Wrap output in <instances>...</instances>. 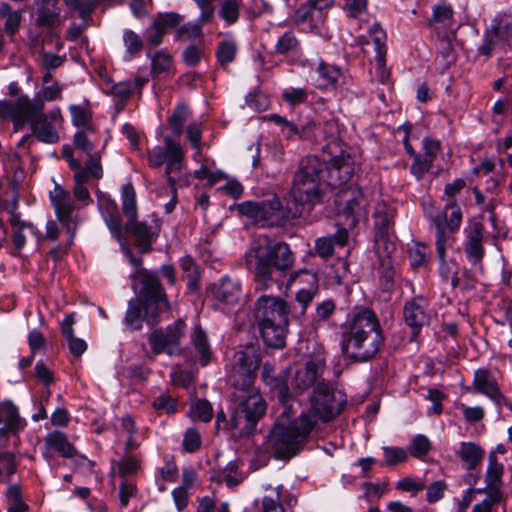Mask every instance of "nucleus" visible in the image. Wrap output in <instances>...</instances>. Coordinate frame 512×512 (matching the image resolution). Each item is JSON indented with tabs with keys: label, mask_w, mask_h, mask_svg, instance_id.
<instances>
[{
	"label": "nucleus",
	"mask_w": 512,
	"mask_h": 512,
	"mask_svg": "<svg viewBox=\"0 0 512 512\" xmlns=\"http://www.w3.org/2000/svg\"><path fill=\"white\" fill-rule=\"evenodd\" d=\"M258 365V359L253 353L237 351L234 354L232 371L235 378V395L240 399L239 409L244 414V418L238 411H234L227 420L224 411H218L215 421L217 432L228 430L234 438L248 436L265 415L266 402L259 388L254 385Z\"/></svg>",
	"instance_id": "f257e3e1"
},
{
	"label": "nucleus",
	"mask_w": 512,
	"mask_h": 512,
	"mask_svg": "<svg viewBox=\"0 0 512 512\" xmlns=\"http://www.w3.org/2000/svg\"><path fill=\"white\" fill-rule=\"evenodd\" d=\"M310 408L288 425L276 422L271 429L268 441L272 448H295L303 444L314 433L317 420L329 422L339 416L347 403V395L327 383H317L310 395Z\"/></svg>",
	"instance_id": "f03ea898"
},
{
	"label": "nucleus",
	"mask_w": 512,
	"mask_h": 512,
	"mask_svg": "<svg viewBox=\"0 0 512 512\" xmlns=\"http://www.w3.org/2000/svg\"><path fill=\"white\" fill-rule=\"evenodd\" d=\"M244 260L257 288L266 290L276 283L275 271L285 274L294 266L295 255L285 241H277L268 235H257L245 251Z\"/></svg>",
	"instance_id": "7ed1b4c3"
},
{
	"label": "nucleus",
	"mask_w": 512,
	"mask_h": 512,
	"mask_svg": "<svg viewBox=\"0 0 512 512\" xmlns=\"http://www.w3.org/2000/svg\"><path fill=\"white\" fill-rule=\"evenodd\" d=\"M384 337L377 315L370 309H356L342 333L341 350L356 362L372 359L383 345Z\"/></svg>",
	"instance_id": "20e7f679"
},
{
	"label": "nucleus",
	"mask_w": 512,
	"mask_h": 512,
	"mask_svg": "<svg viewBox=\"0 0 512 512\" xmlns=\"http://www.w3.org/2000/svg\"><path fill=\"white\" fill-rule=\"evenodd\" d=\"M325 369V357L322 352L311 355L305 364L299 367L292 379L288 369L278 375L274 374L273 368L265 364L262 370V379L266 386L273 393H276L279 402L287 406L294 397L302 394L305 390L316 384Z\"/></svg>",
	"instance_id": "39448f33"
},
{
	"label": "nucleus",
	"mask_w": 512,
	"mask_h": 512,
	"mask_svg": "<svg viewBox=\"0 0 512 512\" xmlns=\"http://www.w3.org/2000/svg\"><path fill=\"white\" fill-rule=\"evenodd\" d=\"M141 293L143 300L133 298L128 302L124 321L131 330H140L144 318L151 325L157 323L159 313L170 308L156 271L144 270Z\"/></svg>",
	"instance_id": "423d86ee"
},
{
	"label": "nucleus",
	"mask_w": 512,
	"mask_h": 512,
	"mask_svg": "<svg viewBox=\"0 0 512 512\" xmlns=\"http://www.w3.org/2000/svg\"><path fill=\"white\" fill-rule=\"evenodd\" d=\"M254 314L265 344L282 348L291 315L287 302L278 296L262 295L255 302Z\"/></svg>",
	"instance_id": "0eeeda50"
},
{
	"label": "nucleus",
	"mask_w": 512,
	"mask_h": 512,
	"mask_svg": "<svg viewBox=\"0 0 512 512\" xmlns=\"http://www.w3.org/2000/svg\"><path fill=\"white\" fill-rule=\"evenodd\" d=\"M327 187L323 161L317 156H307L294 174L290 194L296 205L313 206L321 201Z\"/></svg>",
	"instance_id": "6e6552de"
},
{
	"label": "nucleus",
	"mask_w": 512,
	"mask_h": 512,
	"mask_svg": "<svg viewBox=\"0 0 512 512\" xmlns=\"http://www.w3.org/2000/svg\"><path fill=\"white\" fill-rule=\"evenodd\" d=\"M148 165L151 168L165 166L164 175L167 184L174 185V181L183 180L185 176L190 178L187 171L185 151L179 141L166 136L163 145H157L147 152Z\"/></svg>",
	"instance_id": "1a4fd4ad"
},
{
	"label": "nucleus",
	"mask_w": 512,
	"mask_h": 512,
	"mask_svg": "<svg viewBox=\"0 0 512 512\" xmlns=\"http://www.w3.org/2000/svg\"><path fill=\"white\" fill-rule=\"evenodd\" d=\"M237 211L251 223L260 227L284 226L295 215H291L280 198L272 195L260 201H244L237 205Z\"/></svg>",
	"instance_id": "9d476101"
},
{
	"label": "nucleus",
	"mask_w": 512,
	"mask_h": 512,
	"mask_svg": "<svg viewBox=\"0 0 512 512\" xmlns=\"http://www.w3.org/2000/svg\"><path fill=\"white\" fill-rule=\"evenodd\" d=\"M26 116L23 126L29 124L33 136L45 144H56L61 139L64 127V116L59 106H54L48 112H34L32 108L25 107Z\"/></svg>",
	"instance_id": "9b49d317"
},
{
	"label": "nucleus",
	"mask_w": 512,
	"mask_h": 512,
	"mask_svg": "<svg viewBox=\"0 0 512 512\" xmlns=\"http://www.w3.org/2000/svg\"><path fill=\"white\" fill-rule=\"evenodd\" d=\"M335 204L338 213L346 218L345 225L350 228L368 216V202L359 187L348 186L341 189L336 195Z\"/></svg>",
	"instance_id": "f8f14e48"
},
{
	"label": "nucleus",
	"mask_w": 512,
	"mask_h": 512,
	"mask_svg": "<svg viewBox=\"0 0 512 512\" xmlns=\"http://www.w3.org/2000/svg\"><path fill=\"white\" fill-rule=\"evenodd\" d=\"M323 163L325 183L332 189L345 185L354 175L356 159L348 149L331 152L330 159Z\"/></svg>",
	"instance_id": "ddd939ff"
},
{
	"label": "nucleus",
	"mask_w": 512,
	"mask_h": 512,
	"mask_svg": "<svg viewBox=\"0 0 512 512\" xmlns=\"http://www.w3.org/2000/svg\"><path fill=\"white\" fill-rule=\"evenodd\" d=\"M185 361L191 366L206 367L215 360L208 333L202 326L195 323L189 332V342L183 348Z\"/></svg>",
	"instance_id": "4468645a"
},
{
	"label": "nucleus",
	"mask_w": 512,
	"mask_h": 512,
	"mask_svg": "<svg viewBox=\"0 0 512 512\" xmlns=\"http://www.w3.org/2000/svg\"><path fill=\"white\" fill-rule=\"evenodd\" d=\"M186 332V324L177 319L165 330H155L149 336V344L155 354L166 353L169 356L182 354L181 340Z\"/></svg>",
	"instance_id": "2eb2a0df"
},
{
	"label": "nucleus",
	"mask_w": 512,
	"mask_h": 512,
	"mask_svg": "<svg viewBox=\"0 0 512 512\" xmlns=\"http://www.w3.org/2000/svg\"><path fill=\"white\" fill-rule=\"evenodd\" d=\"M295 283L303 284V286L299 288L295 296L300 309H291V317L300 319L305 315L307 308L319 291L318 277L312 271L300 269L290 274L287 280V287L289 288Z\"/></svg>",
	"instance_id": "dca6fc26"
},
{
	"label": "nucleus",
	"mask_w": 512,
	"mask_h": 512,
	"mask_svg": "<svg viewBox=\"0 0 512 512\" xmlns=\"http://www.w3.org/2000/svg\"><path fill=\"white\" fill-rule=\"evenodd\" d=\"M49 199L57 219L66 227L67 232L73 238L78 223V207L75 205L70 192L62 185L55 183L53 190L49 192Z\"/></svg>",
	"instance_id": "f3484780"
},
{
	"label": "nucleus",
	"mask_w": 512,
	"mask_h": 512,
	"mask_svg": "<svg viewBox=\"0 0 512 512\" xmlns=\"http://www.w3.org/2000/svg\"><path fill=\"white\" fill-rule=\"evenodd\" d=\"M396 210L392 205L380 202L376 205L374 212V224L377 230L375 235V250L380 252L383 247L388 253H394L396 246L388 237L389 231L394 224Z\"/></svg>",
	"instance_id": "a211bd4d"
},
{
	"label": "nucleus",
	"mask_w": 512,
	"mask_h": 512,
	"mask_svg": "<svg viewBox=\"0 0 512 512\" xmlns=\"http://www.w3.org/2000/svg\"><path fill=\"white\" fill-rule=\"evenodd\" d=\"M429 302L422 296L417 295L406 301L403 308L405 324L411 329L412 338H416L421 329L430 322L428 312Z\"/></svg>",
	"instance_id": "6ab92c4d"
},
{
	"label": "nucleus",
	"mask_w": 512,
	"mask_h": 512,
	"mask_svg": "<svg viewBox=\"0 0 512 512\" xmlns=\"http://www.w3.org/2000/svg\"><path fill=\"white\" fill-rule=\"evenodd\" d=\"M207 293L219 304L235 306L243 295L242 283L237 278L222 276L207 288Z\"/></svg>",
	"instance_id": "aec40b11"
},
{
	"label": "nucleus",
	"mask_w": 512,
	"mask_h": 512,
	"mask_svg": "<svg viewBox=\"0 0 512 512\" xmlns=\"http://www.w3.org/2000/svg\"><path fill=\"white\" fill-rule=\"evenodd\" d=\"M466 390L485 395L497 405L504 398L495 376L487 368H479L474 371L472 385Z\"/></svg>",
	"instance_id": "412c9836"
},
{
	"label": "nucleus",
	"mask_w": 512,
	"mask_h": 512,
	"mask_svg": "<svg viewBox=\"0 0 512 512\" xmlns=\"http://www.w3.org/2000/svg\"><path fill=\"white\" fill-rule=\"evenodd\" d=\"M483 231L484 226L480 222H473L464 228V251L472 265L480 264L484 257Z\"/></svg>",
	"instance_id": "4be33fe9"
},
{
	"label": "nucleus",
	"mask_w": 512,
	"mask_h": 512,
	"mask_svg": "<svg viewBox=\"0 0 512 512\" xmlns=\"http://www.w3.org/2000/svg\"><path fill=\"white\" fill-rule=\"evenodd\" d=\"M0 439L5 436H16L26 426V421L20 416L18 407L11 400L0 402Z\"/></svg>",
	"instance_id": "5701e85b"
},
{
	"label": "nucleus",
	"mask_w": 512,
	"mask_h": 512,
	"mask_svg": "<svg viewBox=\"0 0 512 512\" xmlns=\"http://www.w3.org/2000/svg\"><path fill=\"white\" fill-rule=\"evenodd\" d=\"M297 496L283 484L275 487V495L262 498V512H289L297 505Z\"/></svg>",
	"instance_id": "b1692460"
},
{
	"label": "nucleus",
	"mask_w": 512,
	"mask_h": 512,
	"mask_svg": "<svg viewBox=\"0 0 512 512\" xmlns=\"http://www.w3.org/2000/svg\"><path fill=\"white\" fill-rule=\"evenodd\" d=\"M63 90V85L54 81L50 85L42 86L33 97L24 94L22 102L26 107L32 108L34 112H41V109H45V102L61 101Z\"/></svg>",
	"instance_id": "393cba45"
},
{
	"label": "nucleus",
	"mask_w": 512,
	"mask_h": 512,
	"mask_svg": "<svg viewBox=\"0 0 512 512\" xmlns=\"http://www.w3.org/2000/svg\"><path fill=\"white\" fill-rule=\"evenodd\" d=\"M126 230L135 236L140 251L148 252L152 244L158 238L160 225L157 220H152L151 223L136 222V220H134L131 227L126 225Z\"/></svg>",
	"instance_id": "a878e982"
},
{
	"label": "nucleus",
	"mask_w": 512,
	"mask_h": 512,
	"mask_svg": "<svg viewBox=\"0 0 512 512\" xmlns=\"http://www.w3.org/2000/svg\"><path fill=\"white\" fill-rule=\"evenodd\" d=\"M496 24L492 25L491 31L486 32L483 43L478 47V52L484 56L492 53L499 38L512 36V21L510 16L504 15L495 19Z\"/></svg>",
	"instance_id": "bb28decb"
},
{
	"label": "nucleus",
	"mask_w": 512,
	"mask_h": 512,
	"mask_svg": "<svg viewBox=\"0 0 512 512\" xmlns=\"http://www.w3.org/2000/svg\"><path fill=\"white\" fill-rule=\"evenodd\" d=\"M98 208L112 236L120 241L122 220L117 203L108 196H101L98 199Z\"/></svg>",
	"instance_id": "cd10ccee"
},
{
	"label": "nucleus",
	"mask_w": 512,
	"mask_h": 512,
	"mask_svg": "<svg viewBox=\"0 0 512 512\" xmlns=\"http://www.w3.org/2000/svg\"><path fill=\"white\" fill-rule=\"evenodd\" d=\"M295 22L304 32L319 31L324 24L326 12H320L309 3L300 6L295 11Z\"/></svg>",
	"instance_id": "c85d7f7f"
},
{
	"label": "nucleus",
	"mask_w": 512,
	"mask_h": 512,
	"mask_svg": "<svg viewBox=\"0 0 512 512\" xmlns=\"http://www.w3.org/2000/svg\"><path fill=\"white\" fill-rule=\"evenodd\" d=\"M10 223L13 228V246L18 252L24 248L28 237L34 239L36 243L40 241L41 233L31 222H26L21 220L19 216L13 215Z\"/></svg>",
	"instance_id": "c756f323"
},
{
	"label": "nucleus",
	"mask_w": 512,
	"mask_h": 512,
	"mask_svg": "<svg viewBox=\"0 0 512 512\" xmlns=\"http://www.w3.org/2000/svg\"><path fill=\"white\" fill-rule=\"evenodd\" d=\"M340 69L324 61H320L310 73L313 84L320 89L334 88L340 78Z\"/></svg>",
	"instance_id": "7c9ffc66"
},
{
	"label": "nucleus",
	"mask_w": 512,
	"mask_h": 512,
	"mask_svg": "<svg viewBox=\"0 0 512 512\" xmlns=\"http://www.w3.org/2000/svg\"><path fill=\"white\" fill-rule=\"evenodd\" d=\"M299 450H257L250 460L249 470L257 471L269 463L270 459L281 461L283 464L297 455Z\"/></svg>",
	"instance_id": "2f4dec72"
},
{
	"label": "nucleus",
	"mask_w": 512,
	"mask_h": 512,
	"mask_svg": "<svg viewBox=\"0 0 512 512\" xmlns=\"http://www.w3.org/2000/svg\"><path fill=\"white\" fill-rule=\"evenodd\" d=\"M23 98L24 94L20 95L15 101L0 100V118L11 119L16 131L23 127L26 116V106L22 102Z\"/></svg>",
	"instance_id": "473e14b6"
},
{
	"label": "nucleus",
	"mask_w": 512,
	"mask_h": 512,
	"mask_svg": "<svg viewBox=\"0 0 512 512\" xmlns=\"http://www.w3.org/2000/svg\"><path fill=\"white\" fill-rule=\"evenodd\" d=\"M348 240V231L345 228L338 229L334 235L317 238L315 241V252L321 258H329L333 255L334 247L344 246Z\"/></svg>",
	"instance_id": "72a5a7b5"
},
{
	"label": "nucleus",
	"mask_w": 512,
	"mask_h": 512,
	"mask_svg": "<svg viewBox=\"0 0 512 512\" xmlns=\"http://www.w3.org/2000/svg\"><path fill=\"white\" fill-rule=\"evenodd\" d=\"M74 315H66L64 319L61 321V333L65 338L70 353L78 358L80 357L88 348L86 341L82 338H78L74 335L73 324H74Z\"/></svg>",
	"instance_id": "f704fd0d"
},
{
	"label": "nucleus",
	"mask_w": 512,
	"mask_h": 512,
	"mask_svg": "<svg viewBox=\"0 0 512 512\" xmlns=\"http://www.w3.org/2000/svg\"><path fill=\"white\" fill-rule=\"evenodd\" d=\"M148 57L151 60L150 74L153 79L168 77L173 70L172 55L165 49H161Z\"/></svg>",
	"instance_id": "c9c22d12"
},
{
	"label": "nucleus",
	"mask_w": 512,
	"mask_h": 512,
	"mask_svg": "<svg viewBox=\"0 0 512 512\" xmlns=\"http://www.w3.org/2000/svg\"><path fill=\"white\" fill-rule=\"evenodd\" d=\"M432 225L436 229L435 246L439 260L446 258V250L448 246L447 228H445L446 214L445 212H437L429 216Z\"/></svg>",
	"instance_id": "e433bc0d"
},
{
	"label": "nucleus",
	"mask_w": 512,
	"mask_h": 512,
	"mask_svg": "<svg viewBox=\"0 0 512 512\" xmlns=\"http://www.w3.org/2000/svg\"><path fill=\"white\" fill-rule=\"evenodd\" d=\"M71 115V123L77 129L95 126L92 122V110L90 102L84 100L82 104H71L68 106Z\"/></svg>",
	"instance_id": "4c0bfd02"
},
{
	"label": "nucleus",
	"mask_w": 512,
	"mask_h": 512,
	"mask_svg": "<svg viewBox=\"0 0 512 512\" xmlns=\"http://www.w3.org/2000/svg\"><path fill=\"white\" fill-rule=\"evenodd\" d=\"M97 141L96 126H88L87 128L77 129L73 137V144L76 149L91 155Z\"/></svg>",
	"instance_id": "58836bf2"
},
{
	"label": "nucleus",
	"mask_w": 512,
	"mask_h": 512,
	"mask_svg": "<svg viewBox=\"0 0 512 512\" xmlns=\"http://www.w3.org/2000/svg\"><path fill=\"white\" fill-rule=\"evenodd\" d=\"M179 266L188 279L187 289L190 292H195L199 288L201 278L200 268L195 260L190 255H185L179 259Z\"/></svg>",
	"instance_id": "ea45409f"
},
{
	"label": "nucleus",
	"mask_w": 512,
	"mask_h": 512,
	"mask_svg": "<svg viewBox=\"0 0 512 512\" xmlns=\"http://www.w3.org/2000/svg\"><path fill=\"white\" fill-rule=\"evenodd\" d=\"M122 211L127 217V226L131 227L137 219L136 192L131 183L122 186L121 190Z\"/></svg>",
	"instance_id": "a19ab883"
},
{
	"label": "nucleus",
	"mask_w": 512,
	"mask_h": 512,
	"mask_svg": "<svg viewBox=\"0 0 512 512\" xmlns=\"http://www.w3.org/2000/svg\"><path fill=\"white\" fill-rule=\"evenodd\" d=\"M477 492H485L487 497L480 504H476L472 512H491L492 505L502 500L501 486L499 485L486 484L483 489H477Z\"/></svg>",
	"instance_id": "79ce46f5"
},
{
	"label": "nucleus",
	"mask_w": 512,
	"mask_h": 512,
	"mask_svg": "<svg viewBox=\"0 0 512 512\" xmlns=\"http://www.w3.org/2000/svg\"><path fill=\"white\" fill-rule=\"evenodd\" d=\"M237 54V44L231 34H226V37L219 42L216 57L221 66H225L234 61Z\"/></svg>",
	"instance_id": "37998d69"
},
{
	"label": "nucleus",
	"mask_w": 512,
	"mask_h": 512,
	"mask_svg": "<svg viewBox=\"0 0 512 512\" xmlns=\"http://www.w3.org/2000/svg\"><path fill=\"white\" fill-rule=\"evenodd\" d=\"M0 17L4 20V30L13 36L19 29L22 15L20 11L12 10L8 3L0 5Z\"/></svg>",
	"instance_id": "c03bdc74"
},
{
	"label": "nucleus",
	"mask_w": 512,
	"mask_h": 512,
	"mask_svg": "<svg viewBox=\"0 0 512 512\" xmlns=\"http://www.w3.org/2000/svg\"><path fill=\"white\" fill-rule=\"evenodd\" d=\"M18 463L14 452L0 450V482L10 483L11 477L16 473Z\"/></svg>",
	"instance_id": "a18cd8bd"
},
{
	"label": "nucleus",
	"mask_w": 512,
	"mask_h": 512,
	"mask_svg": "<svg viewBox=\"0 0 512 512\" xmlns=\"http://www.w3.org/2000/svg\"><path fill=\"white\" fill-rule=\"evenodd\" d=\"M439 212H445L446 214L445 228L452 233L459 230L462 222V211L455 199H449L444 209Z\"/></svg>",
	"instance_id": "49530a36"
},
{
	"label": "nucleus",
	"mask_w": 512,
	"mask_h": 512,
	"mask_svg": "<svg viewBox=\"0 0 512 512\" xmlns=\"http://www.w3.org/2000/svg\"><path fill=\"white\" fill-rule=\"evenodd\" d=\"M189 417L193 421L209 422L213 417V408L206 399H197L190 404Z\"/></svg>",
	"instance_id": "de8ad7c7"
},
{
	"label": "nucleus",
	"mask_w": 512,
	"mask_h": 512,
	"mask_svg": "<svg viewBox=\"0 0 512 512\" xmlns=\"http://www.w3.org/2000/svg\"><path fill=\"white\" fill-rule=\"evenodd\" d=\"M241 4L242 0H223L220 3L218 15L225 22L226 26H230L238 21Z\"/></svg>",
	"instance_id": "09e8293b"
},
{
	"label": "nucleus",
	"mask_w": 512,
	"mask_h": 512,
	"mask_svg": "<svg viewBox=\"0 0 512 512\" xmlns=\"http://www.w3.org/2000/svg\"><path fill=\"white\" fill-rule=\"evenodd\" d=\"M506 450H491L489 454V465L486 471V484L501 486V477L503 474V465L496 462L497 454H503Z\"/></svg>",
	"instance_id": "8fccbe9b"
},
{
	"label": "nucleus",
	"mask_w": 512,
	"mask_h": 512,
	"mask_svg": "<svg viewBox=\"0 0 512 512\" xmlns=\"http://www.w3.org/2000/svg\"><path fill=\"white\" fill-rule=\"evenodd\" d=\"M123 42L126 48V53L124 55V60L126 61H131L143 48L142 38L132 30L124 31Z\"/></svg>",
	"instance_id": "3c124183"
},
{
	"label": "nucleus",
	"mask_w": 512,
	"mask_h": 512,
	"mask_svg": "<svg viewBox=\"0 0 512 512\" xmlns=\"http://www.w3.org/2000/svg\"><path fill=\"white\" fill-rule=\"evenodd\" d=\"M190 116V111L185 104H178L169 118V125L172 133L179 136L184 131L186 121Z\"/></svg>",
	"instance_id": "603ef678"
},
{
	"label": "nucleus",
	"mask_w": 512,
	"mask_h": 512,
	"mask_svg": "<svg viewBox=\"0 0 512 512\" xmlns=\"http://www.w3.org/2000/svg\"><path fill=\"white\" fill-rule=\"evenodd\" d=\"M377 254L380 261L381 278L385 281V286L392 285L395 276V263L392 259L393 253H388L382 247Z\"/></svg>",
	"instance_id": "864d4df0"
},
{
	"label": "nucleus",
	"mask_w": 512,
	"mask_h": 512,
	"mask_svg": "<svg viewBox=\"0 0 512 512\" xmlns=\"http://www.w3.org/2000/svg\"><path fill=\"white\" fill-rule=\"evenodd\" d=\"M241 461L238 459L230 460L224 469V482L228 488H234L245 478L240 470Z\"/></svg>",
	"instance_id": "5fc2aeb1"
},
{
	"label": "nucleus",
	"mask_w": 512,
	"mask_h": 512,
	"mask_svg": "<svg viewBox=\"0 0 512 512\" xmlns=\"http://www.w3.org/2000/svg\"><path fill=\"white\" fill-rule=\"evenodd\" d=\"M452 17V6L446 2L438 3L432 9V17L429 20V25L441 24L443 26H448Z\"/></svg>",
	"instance_id": "6e6d98bb"
},
{
	"label": "nucleus",
	"mask_w": 512,
	"mask_h": 512,
	"mask_svg": "<svg viewBox=\"0 0 512 512\" xmlns=\"http://www.w3.org/2000/svg\"><path fill=\"white\" fill-rule=\"evenodd\" d=\"M140 468V459L132 455L123 456L117 463L118 473L123 479L136 474Z\"/></svg>",
	"instance_id": "4d7b16f0"
},
{
	"label": "nucleus",
	"mask_w": 512,
	"mask_h": 512,
	"mask_svg": "<svg viewBox=\"0 0 512 512\" xmlns=\"http://www.w3.org/2000/svg\"><path fill=\"white\" fill-rule=\"evenodd\" d=\"M152 407L156 411H162L167 415H172L177 412L178 403L169 393L163 392L153 399Z\"/></svg>",
	"instance_id": "13d9d810"
},
{
	"label": "nucleus",
	"mask_w": 512,
	"mask_h": 512,
	"mask_svg": "<svg viewBox=\"0 0 512 512\" xmlns=\"http://www.w3.org/2000/svg\"><path fill=\"white\" fill-rule=\"evenodd\" d=\"M455 408L461 412L464 421L468 424H476L485 417V410L480 405L468 406L464 403H457Z\"/></svg>",
	"instance_id": "bf43d9fd"
},
{
	"label": "nucleus",
	"mask_w": 512,
	"mask_h": 512,
	"mask_svg": "<svg viewBox=\"0 0 512 512\" xmlns=\"http://www.w3.org/2000/svg\"><path fill=\"white\" fill-rule=\"evenodd\" d=\"M430 250L424 243H414L408 250L410 263L413 267L424 266L427 262Z\"/></svg>",
	"instance_id": "052dcab7"
},
{
	"label": "nucleus",
	"mask_w": 512,
	"mask_h": 512,
	"mask_svg": "<svg viewBox=\"0 0 512 512\" xmlns=\"http://www.w3.org/2000/svg\"><path fill=\"white\" fill-rule=\"evenodd\" d=\"M369 37L374 44L375 55L386 54V33L378 23L368 29Z\"/></svg>",
	"instance_id": "680f3d73"
},
{
	"label": "nucleus",
	"mask_w": 512,
	"mask_h": 512,
	"mask_svg": "<svg viewBox=\"0 0 512 512\" xmlns=\"http://www.w3.org/2000/svg\"><path fill=\"white\" fill-rule=\"evenodd\" d=\"M298 46L299 42L296 39L294 33L287 31L277 40L275 51L278 54H287L289 52L296 51Z\"/></svg>",
	"instance_id": "e2e57ef3"
},
{
	"label": "nucleus",
	"mask_w": 512,
	"mask_h": 512,
	"mask_svg": "<svg viewBox=\"0 0 512 512\" xmlns=\"http://www.w3.org/2000/svg\"><path fill=\"white\" fill-rule=\"evenodd\" d=\"M6 507H20L26 505L21 485L19 483L9 484L5 492Z\"/></svg>",
	"instance_id": "0e129e2a"
},
{
	"label": "nucleus",
	"mask_w": 512,
	"mask_h": 512,
	"mask_svg": "<svg viewBox=\"0 0 512 512\" xmlns=\"http://www.w3.org/2000/svg\"><path fill=\"white\" fill-rule=\"evenodd\" d=\"M111 94L118 102L125 104L131 96L134 95L132 82L130 80H124L113 84Z\"/></svg>",
	"instance_id": "69168bd1"
},
{
	"label": "nucleus",
	"mask_w": 512,
	"mask_h": 512,
	"mask_svg": "<svg viewBox=\"0 0 512 512\" xmlns=\"http://www.w3.org/2000/svg\"><path fill=\"white\" fill-rule=\"evenodd\" d=\"M38 26L54 28L59 24V11L43 7L37 13Z\"/></svg>",
	"instance_id": "338daca9"
},
{
	"label": "nucleus",
	"mask_w": 512,
	"mask_h": 512,
	"mask_svg": "<svg viewBox=\"0 0 512 512\" xmlns=\"http://www.w3.org/2000/svg\"><path fill=\"white\" fill-rule=\"evenodd\" d=\"M170 379L173 385L188 388L194 382V375L176 365L171 370Z\"/></svg>",
	"instance_id": "774afa93"
}]
</instances>
